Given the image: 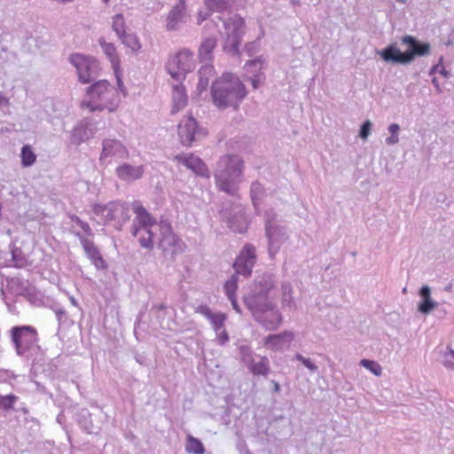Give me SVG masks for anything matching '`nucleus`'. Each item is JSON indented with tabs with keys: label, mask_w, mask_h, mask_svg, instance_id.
I'll return each mask as SVG.
<instances>
[{
	"label": "nucleus",
	"mask_w": 454,
	"mask_h": 454,
	"mask_svg": "<svg viewBox=\"0 0 454 454\" xmlns=\"http://www.w3.org/2000/svg\"><path fill=\"white\" fill-rule=\"evenodd\" d=\"M223 216L226 219L228 227L234 232L244 233L247 230L248 223L240 204H234L231 211L223 209Z\"/></svg>",
	"instance_id": "nucleus-15"
},
{
	"label": "nucleus",
	"mask_w": 454,
	"mask_h": 454,
	"mask_svg": "<svg viewBox=\"0 0 454 454\" xmlns=\"http://www.w3.org/2000/svg\"><path fill=\"white\" fill-rule=\"evenodd\" d=\"M17 399V396L14 395H0V407L4 410H9L12 408Z\"/></svg>",
	"instance_id": "nucleus-44"
},
{
	"label": "nucleus",
	"mask_w": 454,
	"mask_h": 454,
	"mask_svg": "<svg viewBox=\"0 0 454 454\" xmlns=\"http://www.w3.org/2000/svg\"><path fill=\"white\" fill-rule=\"evenodd\" d=\"M225 42L223 50L235 55L239 52V46L245 33V20L239 15L229 17L223 21Z\"/></svg>",
	"instance_id": "nucleus-10"
},
{
	"label": "nucleus",
	"mask_w": 454,
	"mask_h": 454,
	"mask_svg": "<svg viewBox=\"0 0 454 454\" xmlns=\"http://www.w3.org/2000/svg\"><path fill=\"white\" fill-rule=\"evenodd\" d=\"M71 301H72L73 304H74V305L76 304V301H75L74 298H71Z\"/></svg>",
	"instance_id": "nucleus-62"
},
{
	"label": "nucleus",
	"mask_w": 454,
	"mask_h": 454,
	"mask_svg": "<svg viewBox=\"0 0 454 454\" xmlns=\"http://www.w3.org/2000/svg\"><path fill=\"white\" fill-rule=\"evenodd\" d=\"M12 261L14 262V266L17 268H22L26 264V259L22 254V252L19 248H15L12 251Z\"/></svg>",
	"instance_id": "nucleus-45"
},
{
	"label": "nucleus",
	"mask_w": 454,
	"mask_h": 454,
	"mask_svg": "<svg viewBox=\"0 0 454 454\" xmlns=\"http://www.w3.org/2000/svg\"><path fill=\"white\" fill-rule=\"evenodd\" d=\"M11 338L18 356H24L38 340L35 328L30 325L12 327Z\"/></svg>",
	"instance_id": "nucleus-12"
},
{
	"label": "nucleus",
	"mask_w": 454,
	"mask_h": 454,
	"mask_svg": "<svg viewBox=\"0 0 454 454\" xmlns=\"http://www.w3.org/2000/svg\"><path fill=\"white\" fill-rule=\"evenodd\" d=\"M442 363L446 368L454 369V350L445 351L442 354Z\"/></svg>",
	"instance_id": "nucleus-46"
},
{
	"label": "nucleus",
	"mask_w": 454,
	"mask_h": 454,
	"mask_svg": "<svg viewBox=\"0 0 454 454\" xmlns=\"http://www.w3.org/2000/svg\"><path fill=\"white\" fill-rule=\"evenodd\" d=\"M275 276L263 273L255 281L251 293L244 298L254 318L266 330H276L282 323V316L276 304L269 300V293L275 286Z\"/></svg>",
	"instance_id": "nucleus-1"
},
{
	"label": "nucleus",
	"mask_w": 454,
	"mask_h": 454,
	"mask_svg": "<svg viewBox=\"0 0 454 454\" xmlns=\"http://www.w3.org/2000/svg\"><path fill=\"white\" fill-rule=\"evenodd\" d=\"M186 6L177 4L168 13L165 27L168 31H177L181 25L186 22Z\"/></svg>",
	"instance_id": "nucleus-19"
},
{
	"label": "nucleus",
	"mask_w": 454,
	"mask_h": 454,
	"mask_svg": "<svg viewBox=\"0 0 454 454\" xmlns=\"http://www.w3.org/2000/svg\"><path fill=\"white\" fill-rule=\"evenodd\" d=\"M294 357L296 360L301 362L302 364L305 367H307L310 372H314L317 371L318 367L316 365L315 363L312 362L311 359L306 358L303 356H301V354H296Z\"/></svg>",
	"instance_id": "nucleus-48"
},
{
	"label": "nucleus",
	"mask_w": 454,
	"mask_h": 454,
	"mask_svg": "<svg viewBox=\"0 0 454 454\" xmlns=\"http://www.w3.org/2000/svg\"><path fill=\"white\" fill-rule=\"evenodd\" d=\"M196 312L201 314L209 320L215 333L219 332L224 326V322L226 321L225 314L221 312L215 313L207 305H200L196 309Z\"/></svg>",
	"instance_id": "nucleus-23"
},
{
	"label": "nucleus",
	"mask_w": 454,
	"mask_h": 454,
	"mask_svg": "<svg viewBox=\"0 0 454 454\" xmlns=\"http://www.w3.org/2000/svg\"><path fill=\"white\" fill-rule=\"evenodd\" d=\"M7 98L0 93V106L3 104H7Z\"/></svg>",
	"instance_id": "nucleus-59"
},
{
	"label": "nucleus",
	"mask_w": 454,
	"mask_h": 454,
	"mask_svg": "<svg viewBox=\"0 0 454 454\" xmlns=\"http://www.w3.org/2000/svg\"><path fill=\"white\" fill-rule=\"evenodd\" d=\"M21 162L24 167L32 166L35 161V154L29 145H24L21 149Z\"/></svg>",
	"instance_id": "nucleus-35"
},
{
	"label": "nucleus",
	"mask_w": 454,
	"mask_h": 454,
	"mask_svg": "<svg viewBox=\"0 0 454 454\" xmlns=\"http://www.w3.org/2000/svg\"><path fill=\"white\" fill-rule=\"evenodd\" d=\"M229 300L231 301V305H232V308L238 312V313H240L241 310H240V308L239 307L238 305V301H237V297H233V298H229Z\"/></svg>",
	"instance_id": "nucleus-54"
},
{
	"label": "nucleus",
	"mask_w": 454,
	"mask_h": 454,
	"mask_svg": "<svg viewBox=\"0 0 454 454\" xmlns=\"http://www.w3.org/2000/svg\"><path fill=\"white\" fill-rule=\"evenodd\" d=\"M241 361L245 365H247L254 357L253 356V351L247 346L240 347Z\"/></svg>",
	"instance_id": "nucleus-47"
},
{
	"label": "nucleus",
	"mask_w": 454,
	"mask_h": 454,
	"mask_svg": "<svg viewBox=\"0 0 454 454\" xmlns=\"http://www.w3.org/2000/svg\"><path fill=\"white\" fill-rule=\"evenodd\" d=\"M128 157L129 152L121 141L112 138L103 140L100 160L107 158L127 159Z\"/></svg>",
	"instance_id": "nucleus-16"
},
{
	"label": "nucleus",
	"mask_w": 454,
	"mask_h": 454,
	"mask_svg": "<svg viewBox=\"0 0 454 454\" xmlns=\"http://www.w3.org/2000/svg\"><path fill=\"white\" fill-rule=\"evenodd\" d=\"M172 114H176L184 108L188 102V96L186 93L185 87L177 82V83L172 85Z\"/></svg>",
	"instance_id": "nucleus-24"
},
{
	"label": "nucleus",
	"mask_w": 454,
	"mask_h": 454,
	"mask_svg": "<svg viewBox=\"0 0 454 454\" xmlns=\"http://www.w3.org/2000/svg\"><path fill=\"white\" fill-rule=\"evenodd\" d=\"M157 228L160 235V248L162 250L165 257L174 260L176 254L184 251V242L174 234L168 221L161 220L158 223Z\"/></svg>",
	"instance_id": "nucleus-11"
},
{
	"label": "nucleus",
	"mask_w": 454,
	"mask_h": 454,
	"mask_svg": "<svg viewBox=\"0 0 454 454\" xmlns=\"http://www.w3.org/2000/svg\"><path fill=\"white\" fill-rule=\"evenodd\" d=\"M131 212L135 215L132 227H138L141 229H152L153 227L157 228V223L150 215V213L141 205L139 201L131 203Z\"/></svg>",
	"instance_id": "nucleus-17"
},
{
	"label": "nucleus",
	"mask_w": 454,
	"mask_h": 454,
	"mask_svg": "<svg viewBox=\"0 0 454 454\" xmlns=\"http://www.w3.org/2000/svg\"><path fill=\"white\" fill-rule=\"evenodd\" d=\"M75 236L79 238L83 250L91 262L97 269H105L106 267L104 259L102 258L98 249L94 246V243L89 239L82 235L80 232H75Z\"/></svg>",
	"instance_id": "nucleus-20"
},
{
	"label": "nucleus",
	"mask_w": 454,
	"mask_h": 454,
	"mask_svg": "<svg viewBox=\"0 0 454 454\" xmlns=\"http://www.w3.org/2000/svg\"><path fill=\"white\" fill-rule=\"evenodd\" d=\"M282 298L281 303L283 308H287L289 309H294L296 308L295 301L292 295L293 288L289 283H283L282 286Z\"/></svg>",
	"instance_id": "nucleus-31"
},
{
	"label": "nucleus",
	"mask_w": 454,
	"mask_h": 454,
	"mask_svg": "<svg viewBox=\"0 0 454 454\" xmlns=\"http://www.w3.org/2000/svg\"><path fill=\"white\" fill-rule=\"evenodd\" d=\"M204 4L210 12H223L231 8L229 0H205Z\"/></svg>",
	"instance_id": "nucleus-32"
},
{
	"label": "nucleus",
	"mask_w": 454,
	"mask_h": 454,
	"mask_svg": "<svg viewBox=\"0 0 454 454\" xmlns=\"http://www.w3.org/2000/svg\"><path fill=\"white\" fill-rule=\"evenodd\" d=\"M256 262V249L251 244H247L241 249L235 260L233 267L237 275L248 278L252 274L253 268Z\"/></svg>",
	"instance_id": "nucleus-13"
},
{
	"label": "nucleus",
	"mask_w": 454,
	"mask_h": 454,
	"mask_svg": "<svg viewBox=\"0 0 454 454\" xmlns=\"http://www.w3.org/2000/svg\"><path fill=\"white\" fill-rule=\"evenodd\" d=\"M265 232L268 239V250L270 258H274L289 236L286 228L277 221V215L272 209L265 214Z\"/></svg>",
	"instance_id": "nucleus-7"
},
{
	"label": "nucleus",
	"mask_w": 454,
	"mask_h": 454,
	"mask_svg": "<svg viewBox=\"0 0 454 454\" xmlns=\"http://www.w3.org/2000/svg\"><path fill=\"white\" fill-rule=\"evenodd\" d=\"M238 280H239V277L235 273L225 282L224 291H225V294H226L228 299L236 297V290L238 288Z\"/></svg>",
	"instance_id": "nucleus-37"
},
{
	"label": "nucleus",
	"mask_w": 454,
	"mask_h": 454,
	"mask_svg": "<svg viewBox=\"0 0 454 454\" xmlns=\"http://www.w3.org/2000/svg\"><path fill=\"white\" fill-rule=\"evenodd\" d=\"M110 0H103L105 4H108Z\"/></svg>",
	"instance_id": "nucleus-63"
},
{
	"label": "nucleus",
	"mask_w": 454,
	"mask_h": 454,
	"mask_svg": "<svg viewBox=\"0 0 454 454\" xmlns=\"http://www.w3.org/2000/svg\"><path fill=\"white\" fill-rule=\"evenodd\" d=\"M94 132L88 126L76 127L74 129L73 138L75 143L80 144L93 137Z\"/></svg>",
	"instance_id": "nucleus-33"
},
{
	"label": "nucleus",
	"mask_w": 454,
	"mask_h": 454,
	"mask_svg": "<svg viewBox=\"0 0 454 454\" xmlns=\"http://www.w3.org/2000/svg\"><path fill=\"white\" fill-rule=\"evenodd\" d=\"M119 103L120 98L114 88L106 80H99L86 88L81 106L88 108L90 112H101L105 109L114 112Z\"/></svg>",
	"instance_id": "nucleus-4"
},
{
	"label": "nucleus",
	"mask_w": 454,
	"mask_h": 454,
	"mask_svg": "<svg viewBox=\"0 0 454 454\" xmlns=\"http://www.w3.org/2000/svg\"><path fill=\"white\" fill-rule=\"evenodd\" d=\"M69 61L75 67L82 83L95 82L100 74V64L94 57L75 53L69 57Z\"/></svg>",
	"instance_id": "nucleus-9"
},
{
	"label": "nucleus",
	"mask_w": 454,
	"mask_h": 454,
	"mask_svg": "<svg viewBox=\"0 0 454 454\" xmlns=\"http://www.w3.org/2000/svg\"><path fill=\"white\" fill-rule=\"evenodd\" d=\"M451 287H452V285L449 284L447 286H445L444 290L447 292H451Z\"/></svg>",
	"instance_id": "nucleus-60"
},
{
	"label": "nucleus",
	"mask_w": 454,
	"mask_h": 454,
	"mask_svg": "<svg viewBox=\"0 0 454 454\" xmlns=\"http://www.w3.org/2000/svg\"><path fill=\"white\" fill-rule=\"evenodd\" d=\"M419 296L422 301L419 303L418 309L422 314L427 315L438 306V302L431 297V288L428 286L426 285L420 288Z\"/></svg>",
	"instance_id": "nucleus-25"
},
{
	"label": "nucleus",
	"mask_w": 454,
	"mask_h": 454,
	"mask_svg": "<svg viewBox=\"0 0 454 454\" xmlns=\"http://www.w3.org/2000/svg\"><path fill=\"white\" fill-rule=\"evenodd\" d=\"M176 159L178 162L184 165L187 168L192 170L201 176H208V168L207 165L197 156L193 154L177 155Z\"/></svg>",
	"instance_id": "nucleus-22"
},
{
	"label": "nucleus",
	"mask_w": 454,
	"mask_h": 454,
	"mask_svg": "<svg viewBox=\"0 0 454 454\" xmlns=\"http://www.w3.org/2000/svg\"><path fill=\"white\" fill-rule=\"evenodd\" d=\"M71 222L74 224H76L78 227L81 228L82 231H79L82 235H83L86 238H90L93 236V232L90 225L83 222L82 219H80L76 215L70 216ZM73 232L75 234L77 232L76 231H73Z\"/></svg>",
	"instance_id": "nucleus-36"
},
{
	"label": "nucleus",
	"mask_w": 454,
	"mask_h": 454,
	"mask_svg": "<svg viewBox=\"0 0 454 454\" xmlns=\"http://www.w3.org/2000/svg\"><path fill=\"white\" fill-rule=\"evenodd\" d=\"M263 65L264 60L262 58H257L247 61L245 65V69L247 73L258 74L262 73L261 70L263 68Z\"/></svg>",
	"instance_id": "nucleus-39"
},
{
	"label": "nucleus",
	"mask_w": 454,
	"mask_h": 454,
	"mask_svg": "<svg viewBox=\"0 0 454 454\" xmlns=\"http://www.w3.org/2000/svg\"><path fill=\"white\" fill-rule=\"evenodd\" d=\"M401 42L408 46V51L402 52L395 44H390L380 52L384 61L406 65L411 63L416 57L430 54V44L428 43H421L412 35H407L403 36Z\"/></svg>",
	"instance_id": "nucleus-5"
},
{
	"label": "nucleus",
	"mask_w": 454,
	"mask_h": 454,
	"mask_svg": "<svg viewBox=\"0 0 454 454\" xmlns=\"http://www.w3.org/2000/svg\"><path fill=\"white\" fill-rule=\"evenodd\" d=\"M185 450L188 453H192V454H204L205 453V449H204L202 442L199 439H197L192 435L187 436V443L185 445Z\"/></svg>",
	"instance_id": "nucleus-34"
},
{
	"label": "nucleus",
	"mask_w": 454,
	"mask_h": 454,
	"mask_svg": "<svg viewBox=\"0 0 454 454\" xmlns=\"http://www.w3.org/2000/svg\"><path fill=\"white\" fill-rule=\"evenodd\" d=\"M244 161L236 154L222 156L216 162L214 173L215 186L231 196L236 197L243 180Z\"/></svg>",
	"instance_id": "nucleus-3"
},
{
	"label": "nucleus",
	"mask_w": 454,
	"mask_h": 454,
	"mask_svg": "<svg viewBox=\"0 0 454 454\" xmlns=\"http://www.w3.org/2000/svg\"><path fill=\"white\" fill-rule=\"evenodd\" d=\"M400 3L404 4L405 0H398Z\"/></svg>",
	"instance_id": "nucleus-64"
},
{
	"label": "nucleus",
	"mask_w": 454,
	"mask_h": 454,
	"mask_svg": "<svg viewBox=\"0 0 454 454\" xmlns=\"http://www.w3.org/2000/svg\"><path fill=\"white\" fill-rule=\"evenodd\" d=\"M400 129V125L397 123H391L388 126L387 130L390 132V137L385 140L387 145H395L399 142Z\"/></svg>",
	"instance_id": "nucleus-40"
},
{
	"label": "nucleus",
	"mask_w": 454,
	"mask_h": 454,
	"mask_svg": "<svg viewBox=\"0 0 454 454\" xmlns=\"http://www.w3.org/2000/svg\"><path fill=\"white\" fill-rule=\"evenodd\" d=\"M251 198L255 206L263 194V187L259 182H254L250 189Z\"/></svg>",
	"instance_id": "nucleus-43"
},
{
	"label": "nucleus",
	"mask_w": 454,
	"mask_h": 454,
	"mask_svg": "<svg viewBox=\"0 0 454 454\" xmlns=\"http://www.w3.org/2000/svg\"><path fill=\"white\" fill-rule=\"evenodd\" d=\"M92 211L105 223H112L115 229L121 230L131 216V204L121 201H111L105 205L95 204Z\"/></svg>",
	"instance_id": "nucleus-6"
},
{
	"label": "nucleus",
	"mask_w": 454,
	"mask_h": 454,
	"mask_svg": "<svg viewBox=\"0 0 454 454\" xmlns=\"http://www.w3.org/2000/svg\"><path fill=\"white\" fill-rule=\"evenodd\" d=\"M210 14H211V12L207 9L206 12L200 11L198 12V23L200 24L202 21H204L205 20H207Z\"/></svg>",
	"instance_id": "nucleus-53"
},
{
	"label": "nucleus",
	"mask_w": 454,
	"mask_h": 454,
	"mask_svg": "<svg viewBox=\"0 0 454 454\" xmlns=\"http://www.w3.org/2000/svg\"><path fill=\"white\" fill-rule=\"evenodd\" d=\"M256 46H257V43L256 42H252V43H250L246 45V49L248 51L249 55H252L251 51L254 50L256 48Z\"/></svg>",
	"instance_id": "nucleus-55"
},
{
	"label": "nucleus",
	"mask_w": 454,
	"mask_h": 454,
	"mask_svg": "<svg viewBox=\"0 0 454 454\" xmlns=\"http://www.w3.org/2000/svg\"><path fill=\"white\" fill-rule=\"evenodd\" d=\"M271 384L273 385V392L274 393H279L280 392V385L276 380H272Z\"/></svg>",
	"instance_id": "nucleus-56"
},
{
	"label": "nucleus",
	"mask_w": 454,
	"mask_h": 454,
	"mask_svg": "<svg viewBox=\"0 0 454 454\" xmlns=\"http://www.w3.org/2000/svg\"><path fill=\"white\" fill-rule=\"evenodd\" d=\"M117 81H118V87H119L120 90H121V92H123L124 94H126V93H125V88H124V86H123V83H122V82L121 81V79H120L118 76H117Z\"/></svg>",
	"instance_id": "nucleus-58"
},
{
	"label": "nucleus",
	"mask_w": 454,
	"mask_h": 454,
	"mask_svg": "<svg viewBox=\"0 0 454 454\" xmlns=\"http://www.w3.org/2000/svg\"><path fill=\"white\" fill-rule=\"evenodd\" d=\"M145 173L143 165L133 166L129 163H123L115 169L116 176L122 181L134 182L140 179Z\"/></svg>",
	"instance_id": "nucleus-21"
},
{
	"label": "nucleus",
	"mask_w": 454,
	"mask_h": 454,
	"mask_svg": "<svg viewBox=\"0 0 454 454\" xmlns=\"http://www.w3.org/2000/svg\"><path fill=\"white\" fill-rule=\"evenodd\" d=\"M131 233L134 237L137 238L138 243L144 248L152 249L153 247V231L152 229H141L138 227H132Z\"/></svg>",
	"instance_id": "nucleus-27"
},
{
	"label": "nucleus",
	"mask_w": 454,
	"mask_h": 454,
	"mask_svg": "<svg viewBox=\"0 0 454 454\" xmlns=\"http://www.w3.org/2000/svg\"><path fill=\"white\" fill-rule=\"evenodd\" d=\"M215 74V68L210 63H206L199 70V82L197 90L200 93L206 90L209 79Z\"/></svg>",
	"instance_id": "nucleus-29"
},
{
	"label": "nucleus",
	"mask_w": 454,
	"mask_h": 454,
	"mask_svg": "<svg viewBox=\"0 0 454 454\" xmlns=\"http://www.w3.org/2000/svg\"><path fill=\"white\" fill-rule=\"evenodd\" d=\"M119 38L121 40L123 44L130 48L133 51H137L140 49V43L138 42V39L134 34L125 33Z\"/></svg>",
	"instance_id": "nucleus-38"
},
{
	"label": "nucleus",
	"mask_w": 454,
	"mask_h": 454,
	"mask_svg": "<svg viewBox=\"0 0 454 454\" xmlns=\"http://www.w3.org/2000/svg\"><path fill=\"white\" fill-rule=\"evenodd\" d=\"M372 129V122L370 121H365L360 129L359 136L362 139L365 140L367 139L368 136L370 135Z\"/></svg>",
	"instance_id": "nucleus-51"
},
{
	"label": "nucleus",
	"mask_w": 454,
	"mask_h": 454,
	"mask_svg": "<svg viewBox=\"0 0 454 454\" xmlns=\"http://www.w3.org/2000/svg\"><path fill=\"white\" fill-rule=\"evenodd\" d=\"M442 58L440 59V62L434 66L431 69H430V72H429V74H435L436 72H439V74H441L443 77L445 78H448L450 76V72L447 71L442 65Z\"/></svg>",
	"instance_id": "nucleus-49"
},
{
	"label": "nucleus",
	"mask_w": 454,
	"mask_h": 454,
	"mask_svg": "<svg viewBox=\"0 0 454 454\" xmlns=\"http://www.w3.org/2000/svg\"><path fill=\"white\" fill-rule=\"evenodd\" d=\"M216 44L217 41L214 37H208L202 41L199 48V58L201 62H210L213 59V51Z\"/></svg>",
	"instance_id": "nucleus-28"
},
{
	"label": "nucleus",
	"mask_w": 454,
	"mask_h": 454,
	"mask_svg": "<svg viewBox=\"0 0 454 454\" xmlns=\"http://www.w3.org/2000/svg\"><path fill=\"white\" fill-rule=\"evenodd\" d=\"M294 334L291 331H285L278 334H271L265 338L264 345L267 348L274 351H282L289 348Z\"/></svg>",
	"instance_id": "nucleus-18"
},
{
	"label": "nucleus",
	"mask_w": 454,
	"mask_h": 454,
	"mask_svg": "<svg viewBox=\"0 0 454 454\" xmlns=\"http://www.w3.org/2000/svg\"><path fill=\"white\" fill-rule=\"evenodd\" d=\"M246 366L254 375L265 378L269 375L270 371V361L267 356H258V360L254 358Z\"/></svg>",
	"instance_id": "nucleus-26"
},
{
	"label": "nucleus",
	"mask_w": 454,
	"mask_h": 454,
	"mask_svg": "<svg viewBox=\"0 0 454 454\" xmlns=\"http://www.w3.org/2000/svg\"><path fill=\"white\" fill-rule=\"evenodd\" d=\"M432 83L434 84V88H435L436 91H437L438 93H441V92H442V89H441L440 84H439V82H438V81H437V79H436V78H433V80H432Z\"/></svg>",
	"instance_id": "nucleus-57"
},
{
	"label": "nucleus",
	"mask_w": 454,
	"mask_h": 454,
	"mask_svg": "<svg viewBox=\"0 0 454 454\" xmlns=\"http://www.w3.org/2000/svg\"><path fill=\"white\" fill-rule=\"evenodd\" d=\"M246 96L245 85L238 76L231 73L223 74L211 86L212 102L219 110L228 107L237 109Z\"/></svg>",
	"instance_id": "nucleus-2"
},
{
	"label": "nucleus",
	"mask_w": 454,
	"mask_h": 454,
	"mask_svg": "<svg viewBox=\"0 0 454 454\" xmlns=\"http://www.w3.org/2000/svg\"><path fill=\"white\" fill-rule=\"evenodd\" d=\"M186 1H187V0H179V3H178V4H183L184 6H186V5H185V2H186Z\"/></svg>",
	"instance_id": "nucleus-61"
},
{
	"label": "nucleus",
	"mask_w": 454,
	"mask_h": 454,
	"mask_svg": "<svg viewBox=\"0 0 454 454\" xmlns=\"http://www.w3.org/2000/svg\"><path fill=\"white\" fill-rule=\"evenodd\" d=\"M112 27L118 37L123 35L125 31V21L122 14H116L113 17Z\"/></svg>",
	"instance_id": "nucleus-41"
},
{
	"label": "nucleus",
	"mask_w": 454,
	"mask_h": 454,
	"mask_svg": "<svg viewBox=\"0 0 454 454\" xmlns=\"http://www.w3.org/2000/svg\"><path fill=\"white\" fill-rule=\"evenodd\" d=\"M216 333L218 343L222 346L225 345L229 341V335L224 326Z\"/></svg>",
	"instance_id": "nucleus-52"
},
{
	"label": "nucleus",
	"mask_w": 454,
	"mask_h": 454,
	"mask_svg": "<svg viewBox=\"0 0 454 454\" xmlns=\"http://www.w3.org/2000/svg\"><path fill=\"white\" fill-rule=\"evenodd\" d=\"M360 365L372 372L375 376H380L382 373L381 366L375 361L362 359Z\"/></svg>",
	"instance_id": "nucleus-42"
},
{
	"label": "nucleus",
	"mask_w": 454,
	"mask_h": 454,
	"mask_svg": "<svg viewBox=\"0 0 454 454\" xmlns=\"http://www.w3.org/2000/svg\"><path fill=\"white\" fill-rule=\"evenodd\" d=\"M265 76L262 73L252 74V76L249 78L254 89L259 88V86L263 82Z\"/></svg>",
	"instance_id": "nucleus-50"
},
{
	"label": "nucleus",
	"mask_w": 454,
	"mask_h": 454,
	"mask_svg": "<svg viewBox=\"0 0 454 454\" xmlns=\"http://www.w3.org/2000/svg\"><path fill=\"white\" fill-rule=\"evenodd\" d=\"M194 67L193 53L188 49H183L171 56L166 65L168 73L176 82L184 80L186 74Z\"/></svg>",
	"instance_id": "nucleus-8"
},
{
	"label": "nucleus",
	"mask_w": 454,
	"mask_h": 454,
	"mask_svg": "<svg viewBox=\"0 0 454 454\" xmlns=\"http://www.w3.org/2000/svg\"><path fill=\"white\" fill-rule=\"evenodd\" d=\"M98 43L101 46L104 53L109 59L114 71H117V68L120 65V59L116 53L115 46L112 43H107L104 38H99Z\"/></svg>",
	"instance_id": "nucleus-30"
},
{
	"label": "nucleus",
	"mask_w": 454,
	"mask_h": 454,
	"mask_svg": "<svg viewBox=\"0 0 454 454\" xmlns=\"http://www.w3.org/2000/svg\"><path fill=\"white\" fill-rule=\"evenodd\" d=\"M178 136L181 143L185 146H191L192 142L200 140L205 136L202 129L198 125L197 121L189 116L183 119L178 125Z\"/></svg>",
	"instance_id": "nucleus-14"
}]
</instances>
